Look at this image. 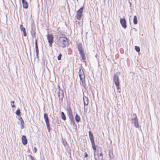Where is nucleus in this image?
Wrapping results in <instances>:
<instances>
[{"instance_id": "obj_1", "label": "nucleus", "mask_w": 160, "mask_h": 160, "mask_svg": "<svg viewBox=\"0 0 160 160\" xmlns=\"http://www.w3.org/2000/svg\"><path fill=\"white\" fill-rule=\"evenodd\" d=\"M56 43L58 47L64 48L68 45V40L65 37H60L56 40Z\"/></svg>"}, {"instance_id": "obj_2", "label": "nucleus", "mask_w": 160, "mask_h": 160, "mask_svg": "<svg viewBox=\"0 0 160 160\" xmlns=\"http://www.w3.org/2000/svg\"><path fill=\"white\" fill-rule=\"evenodd\" d=\"M95 160H103V157L102 151H101V149L99 148L95 152L94 154Z\"/></svg>"}, {"instance_id": "obj_3", "label": "nucleus", "mask_w": 160, "mask_h": 160, "mask_svg": "<svg viewBox=\"0 0 160 160\" xmlns=\"http://www.w3.org/2000/svg\"><path fill=\"white\" fill-rule=\"evenodd\" d=\"M55 94L58 95L59 99L62 100L64 97V94L63 91L59 89V87L58 88L56 89L55 91Z\"/></svg>"}, {"instance_id": "obj_4", "label": "nucleus", "mask_w": 160, "mask_h": 160, "mask_svg": "<svg viewBox=\"0 0 160 160\" xmlns=\"http://www.w3.org/2000/svg\"><path fill=\"white\" fill-rule=\"evenodd\" d=\"M79 75L81 81L82 82V84H83L84 82L85 77L83 70L81 71L80 69L79 72Z\"/></svg>"}, {"instance_id": "obj_5", "label": "nucleus", "mask_w": 160, "mask_h": 160, "mask_svg": "<svg viewBox=\"0 0 160 160\" xmlns=\"http://www.w3.org/2000/svg\"><path fill=\"white\" fill-rule=\"evenodd\" d=\"M83 8V7H82L77 11V18L79 20L81 19V16L82 15Z\"/></svg>"}, {"instance_id": "obj_6", "label": "nucleus", "mask_w": 160, "mask_h": 160, "mask_svg": "<svg viewBox=\"0 0 160 160\" xmlns=\"http://www.w3.org/2000/svg\"><path fill=\"white\" fill-rule=\"evenodd\" d=\"M47 38L49 43V45L50 47H52V43L53 42V37L50 34H48L47 36Z\"/></svg>"}, {"instance_id": "obj_7", "label": "nucleus", "mask_w": 160, "mask_h": 160, "mask_svg": "<svg viewBox=\"0 0 160 160\" xmlns=\"http://www.w3.org/2000/svg\"><path fill=\"white\" fill-rule=\"evenodd\" d=\"M68 115L69 117V119L71 120V122L74 124V122L73 121V118L72 114V112L71 109H69L67 112Z\"/></svg>"}, {"instance_id": "obj_8", "label": "nucleus", "mask_w": 160, "mask_h": 160, "mask_svg": "<svg viewBox=\"0 0 160 160\" xmlns=\"http://www.w3.org/2000/svg\"><path fill=\"white\" fill-rule=\"evenodd\" d=\"M132 122L134 124L135 127L137 128L139 127V123L138 119L136 117L132 118Z\"/></svg>"}, {"instance_id": "obj_9", "label": "nucleus", "mask_w": 160, "mask_h": 160, "mask_svg": "<svg viewBox=\"0 0 160 160\" xmlns=\"http://www.w3.org/2000/svg\"><path fill=\"white\" fill-rule=\"evenodd\" d=\"M120 22L123 28H126L127 27L126 25V22L124 18H121Z\"/></svg>"}, {"instance_id": "obj_10", "label": "nucleus", "mask_w": 160, "mask_h": 160, "mask_svg": "<svg viewBox=\"0 0 160 160\" xmlns=\"http://www.w3.org/2000/svg\"><path fill=\"white\" fill-rule=\"evenodd\" d=\"M89 137L91 143L94 142V138L93 134L90 131L89 132Z\"/></svg>"}, {"instance_id": "obj_11", "label": "nucleus", "mask_w": 160, "mask_h": 160, "mask_svg": "<svg viewBox=\"0 0 160 160\" xmlns=\"http://www.w3.org/2000/svg\"><path fill=\"white\" fill-rule=\"evenodd\" d=\"M22 141L24 145H26L27 143V141L26 136L23 135L22 137Z\"/></svg>"}, {"instance_id": "obj_12", "label": "nucleus", "mask_w": 160, "mask_h": 160, "mask_svg": "<svg viewBox=\"0 0 160 160\" xmlns=\"http://www.w3.org/2000/svg\"><path fill=\"white\" fill-rule=\"evenodd\" d=\"M113 80L115 84H117L119 83V77L117 75H114L113 77Z\"/></svg>"}, {"instance_id": "obj_13", "label": "nucleus", "mask_w": 160, "mask_h": 160, "mask_svg": "<svg viewBox=\"0 0 160 160\" xmlns=\"http://www.w3.org/2000/svg\"><path fill=\"white\" fill-rule=\"evenodd\" d=\"M20 28L21 30L22 31H23L24 36H27V34L25 30V28L23 27V26L22 24L20 25Z\"/></svg>"}, {"instance_id": "obj_14", "label": "nucleus", "mask_w": 160, "mask_h": 160, "mask_svg": "<svg viewBox=\"0 0 160 160\" xmlns=\"http://www.w3.org/2000/svg\"><path fill=\"white\" fill-rule=\"evenodd\" d=\"M91 143L92 148L94 150V154H95V152L98 150V149H99V148H100L101 149V151H102V148L100 147H97V148H96L94 142H93V143L92 142Z\"/></svg>"}, {"instance_id": "obj_15", "label": "nucleus", "mask_w": 160, "mask_h": 160, "mask_svg": "<svg viewBox=\"0 0 160 160\" xmlns=\"http://www.w3.org/2000/svg\"><path fill=\"white\" fill-rule=\"evenodd\" d=\"M83 102L84 105L87 106L88 104V99L86 97H84L83 98Z\"/></svg>"}, {"instance_id": "obj_16", "label": "nucleus", "mask_w": 160, "mask_h": 160, "mask_svg": "<svg viewBox=\"0 0 160 160\" xmlns=\"http://www.w3.org/2000/svg\"><path fill=\"white\" fill-rule=\"evenodd\" d=\"M44 118L45 119L46 123H49L47 114L46 113L44 114Z\"/></svg>"}, {"instance_id": "obj_17", "label": "nucleus", "mask_w": 160, "mask_h": 160, "mask_svg": "<svg viewBox=\"0 0 160 160\" xmlns=\"http://www.w3.org/2000/svg\"><path fill=\"white\" fill-rule=\"evenodd\" d=\"M19 120L20 121L19 124L21 125V128L22 129L23 128L24 121L21 117L19 118Z\"/></svg>"}, {"instance_id": "obj_18", "label": "nucleus", "mask_w": 160, "mask_h": 160, "mask_svg": "<svg viewBox=\"0 0 160 160\" xmlns=\"http://www.w3.org/2000/svg\"><path fill=\"white\" fill-rule=\"evenodd\" d=\"M22 2L23 8L26 9L28 7V5L27 2L26 1H24Z\"/></svg>"}, {"instance_id": "obj_19", "label": "nucleus", "mask_w": 160, "mask_h": 160, "mask_svg": "<svg viewBox=\"0 0 160 160\" xmlns=\"http://www.w3.org/2000/svg\"><path fill=\"white\" fill-rule=\"evenodd\" d=\"M78 49L80 53L83 52L82 49V45L81 44H79L78 45Z\"/></svg>"}, {"instance_id": "obj_20", "label": "nucleus", "mask_w": 160, "mask_h": 160, "mask_svg": "<svg viewBox=\"0 0 160 160\" xmlns=\"http://www.w3.org/2000/svg\"><path fill=\"white\" fill-rule=\"evenodd\" d=\"M75 120L76 121L78 122H79L80 120V118L79 115H78L77 114L75 116Z\"/></svg>"}, {"instance_id": "obj_21", "label": "nucleus", "mask_w": 160, "mask_h": 160, "mask_svg": "<svg viewBox=\"0 0 160 160\" xmlns=\"http://www.w3.org/2000/svg\"><path fill=\"white\" fill-rule=\"evenodd\" d=\"M61 117L62 118L63 120L64 121L66 119L65 115L64 113V112H61Z\"/></svg>"}, {"instance_id": "obj_22", "label": "nucleus", "mask_w": 160, "mask_h": 160, "mask_svg": "<svg viewBox=\"0 0 160 160\" xmlns=\"http://www.w3.org/2000/svg\"><path fill=\"white\" fill-rule=\"evenodd\" d=\"M133 23L135 24H137L138 23L137 18L136 16L134 17Z\"/></svg>"}, {"instance_id": "obj_23", "label": "nucleus", "mask_w": 160, "mask_h": 160, "mask_svg": "<svg viewBox=\"0 0 160 160\" xmlns=\"http://www.w3.org/2000/svg\"><path fill=\"white\" fill-rule=\"evenodd\" d=\"M80 53V55H81V56L82 57V59L83 60H85L86 58V57H85V55L83 52H81Z\"/></svg>"}, {"instance_id": "obj_24", "label": "nucleus", "mask_w": 160, "mask_h": 160, "mask_svg": "<svg viewBox=\"0 0 160 160\" xmlns=\"http://www.w3.org/2000/svg\"><path fill=\"white\" fill-rule=\"evenodd\" d=\"M135 49L138 52H140V48L139 47H138V46H135Z\"/></svg>"}, {"instance_id": "obj_25", "label": "nucleus", "mask_w": 160, "mask_h": 160, "mask_svg": "<svg viewBox=\"0 0 160 160\" xmlns=\"http://www.w3.org/2000/svg\"><path fill=\"white\" fill-rule=\"evenodd\" d=\"M16 114L18 116H19L20 114V110L19 109L17 110L16 112Z\"/></svg>"}, {"instance_id": "obj_26", "label": "nucleus", "mask_w": 160, "mask_h": 160, "mask_svg": "<svg viewBox=\"0 0 160 160\" xmlns=\"http://www.w3.org/2000/svg\"><path fill=\"white\" fill-rule=\"evenodd\" d=\"M47 128L48 129V131H50V128L49 126V123H46Z\"/></svg>"}, {"instance_id": "obj_27", "label": "nucleus", "mask_w": 160, "mask_h": 160, "mask_svg": "<svg viewBox=\"0 0 160 160\" xmlns=\"http://www.w3.org/2000/svg\"><path fill=\"white\" fill-rule=\"evenodd\" d=\"M14 102L13 101H12L11 102V106H12V107H13V108L15 107V106L14 104Z\"/></svg>"}, {"instance_id": "obj_28", "label": "nucleus", "mask_w": 160, "mask_h": 160, "mask_svg": "<svg viewBox=\"0 0 160 160\" xmlns=\"http://www.w3.org/2000/svg\"><path fill=\"white\" fill-rule=\"evenodd\" d=\"M35 49H38V46L37 43V39L35 40Z\"/></svg>"}, {"instance_id": "obj_29", "label": "nucleus", "mask_w": 160, "mask_h": 160, "mask_svg": "<svg viewBox=\"0 0 160 160\" xmlns=\"http://www.w3.org/2000/svg\"><path fill=\"white\" fill-rule=\"evenodd\" d=\"M61 57H62V54L61 53H60L58 57V60H61Z\"/></svg>"}, {"instance_id": "obj_30", "label": "nucleus", "mask_w": 160, "mask_h": 160, "mask_svg": "<svg viewBox=\"0 0 160 160\" xmlns=\"http://www.w3.org/2000/svg\"><path fill=\"white\" fill-rule=\"evenodd\" d=\"M28 157H29V158L31 159V160H35L33 157L31 155H28Z\"/></svg>"}, {"instance_id": "obj_31", "label": "nucleus", "mask_w": 160, "mask_h": 160, "mask_svg": "<svg viewBox=\"0 0 160 160\" xmlns=\"http://www.w3.org/2000/svg\"><path fill=\"white\" fill-rule=\"evenodd\" d=\"M116 85V87H117V89H118V90L120 88V87H119V83H118V84H115Z\"/></svg>"}, {"instance_id": "obj_32", "label": "nucleus", "mask_w": 160, "mask_h": 160, "mask_svg": "<svg viewBox=\"0 0 160 160\" xmlns=\"http://www.w3.org/2000/svg\"><path fill=\"white\" fill-rule=\"evenodd\" d=\"M36 55L37 58H38V49H36Z\"/></svg>"}, {"instance_id": "obj_33", "label": "nucleus", "mask_w": 160, "mask_h": 160, "mask_svg": "<svg viewBox=\"0 0 160 160\" xmlns=\"http://www.w3.org/2000/svg\"><path fill=\"white\" fill-rule=\"evenodd\" d=\"M37 148L36 147H34V152H35V153H36V152H37Z\"/></svg>"}, {"instance_id": "obj_34", "label": "nucleus", "mask_w": 160, "mask_h": 160, "mask_svg": "<svg viewBox=\"0 0 160 160\" xmlns=\"http://www.w3.org/2000/svg\"><path fill=\"white\" fill-rule=\"evenodd\" d=\"M87 156H88V154L86 153H85V157L86 158L87 157Z\"/></svg>"}, {"instance_id": "obj_35", "label": "nucleus", "mask_w": 160, "mask_h": 160, "mask_svg": "<svg viewBox=\"0 0 160 160\" xmlns=\"http://www.w3.org/2000/svg\"><path fill=\"white\" fill-rule=\"evenodd\" d=\"M24 1V0H22V2H23Z\"/></svg>"}]
</instances>
